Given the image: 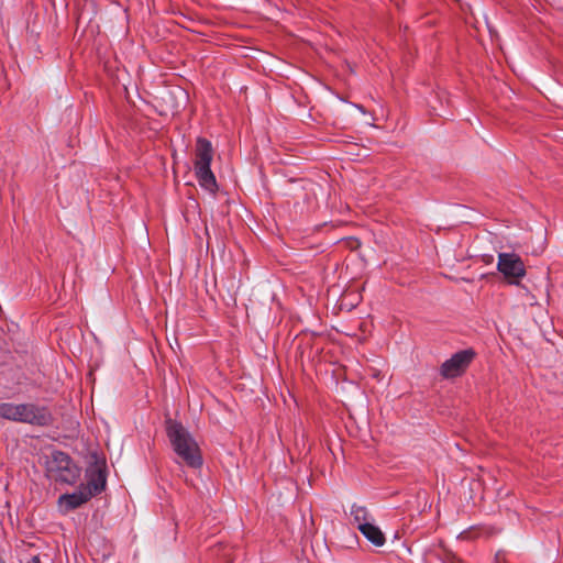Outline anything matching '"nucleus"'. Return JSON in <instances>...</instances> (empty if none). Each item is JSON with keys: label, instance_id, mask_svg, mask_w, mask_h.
Listing matches in <instances>:
<instances>
[{"label": "nucleus", "instance_id": "nucleus-7", "mask_svg": "<svg viewBox=\"0 0 563 563\" xmlns=\"http://www.w3.org/2000/svg\"><path fill=\"white\" fill-rule=\"evenodd\" d=\"M87 484L81 485L86 490L91 493V497L100 494L106 487V472L96 464L87 471Z\"/></svg>", "mask_w": 563, "mask_h": 563}, {"label": "nucleus", "instance_id": "nucleus-8", "mask_svg": "<svg viewBox=\"0 0 563 563\" xmlns=\"http://www.w3.org/2000/svg\"><path fill=\"white\" fill-rule=\"evenodd\" d=\"M90 498L91 493L80 486L79 489L73 494L62 495L58 499V503L66 510H71L87 503Z\"/></svg>", "mask_w": 563, "mask_h": 563}, {"label": "nucleus", "instance_id": "nucleus-3", "mask_svg": "<svg viewBox=\"0 0 563 563\" xmlns=\"http://www.w3.org/2000/svg\"><path fill=\"white\" fill-rule=\"evenodd\" d=\"M212 158L213 148L211 143L207 139L198 137L195 146V174L199 185L211 192L217 189L216 176L210 169Z\"/></svg>", "mask_w": 563, "mask_h": 563}, {"label": "nucleus", "instance_id": "nucleus-10", "mask_svg": "<svg viewBox=\"0 0 563 563\" xmlns=\"http://www.w3.org/2000/svg\"><path fill=\"white\" fill-rule=\"evenodd\" d=\"M351 515L353 517L354 522L357 523V528L361 527V525H363V523L371 522L369 521V519H371L369 512L366 509V507H364V506H360L356 504L352 505Z\"/></svg>", "mask_w": 563, "mask_h": 563}, {"label": "nucleus", "instance_id": "nucleus-4", "mask_svg": "<svg viewBox=\"0 0 563 563\" xmlns=\"http://www.w3.org/2000/svg\"><path fill=\"white\" fill-rule=\"evenodd\" d=\"M48 472L56 482L74 484L80 475L79 467L70 456L62 451H55L48 463Z\"/></svg>", "mask_w": 563, "mask_h": 563}, {"label": "nucleus", "instance_id": "nucleus-9", "mask_svg": "<svg viewBox=\"0 0 563 563\" xmlns=\"http://www.w3.org/2000/svg\"><path fill=\"white\" fill-rule=\"evenodd\" d=\"M358 530L374 545L382 547L385 544L386 539L384 533L377 526L373 525L372 522L361 525Z\"/></svg>", "mask_w": 563, "mask_h": 563}, {"label": "nucleus", "instance_id": "nucleus-6", "mask_svg": "<svg viewBox=\"0 0 563 563\" xmlns=\"http://www.w3.org/2000/svg\"><path fill=\"white\" fill-rule=\"evenodd\" d=\"M474 357L475 352L472 349L459 351L441 365L440 374L444 378L457 377L466 371Z\"/></svg>", "mask_w": 563, "mask_h": 563}, {"label": "nucleus", "instance_id": "nucleus-11", "mask_svg": "<svg viewBox=\"0 0 563 563\" xmlns=\"http://www.w3.org/2000/svg\"><path fill=\"white\" fill-rule=\"evenodd\" d=\"M32 562H33V563H38V562H40V559H38L37 556H34V558L32 559Z\"/></svg>", "mask_w": 563, "mask_h": 563}, {"label": "nucleus", "instance_id": "nucleus-1", "mask_svg": "<svg viewBox=\"0 0 563 563\" xmlns=\"http://www.w3.org/2000/svg\"><path fill=\"white\" fill-rule=\"evenodd\" d=\"M166 433L174 452L187 466L201 467L202 456L198 443L180 422L167 419Z\"/></svg>", "mask_w": 563, "mask_h": 563}, {"label": "nucleus", "instance_id": "nucleus-2", "mask_svg": "<svg viewBox=\"0 0 563 563\" xmlns=\"http://www.w3.org/2000/svg\"><path fill=\"white\" fill-rule=\"evenodd\" d=\"M0 418L36 427H48L54 420L48 407L33 402H0Z\"/></svg>", "mask_w": 563, "mask_h": 563}, {"label": "nucleus", "instance_id": "nucleus-5", "mask_svg": "<svg viewBox=\"0 0 563 563\" xmlns=\"http://www.w3.org/2000/svg\"><path fill=\"white\" fill-rule=\"evenodd\" d=\"M497 269L511 285H519V279L526 275L525 264L515 253H499Z\"/></svg>", "mask_w": 563, "mask_h": 563}]
</instances>
